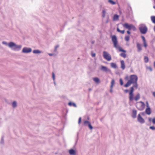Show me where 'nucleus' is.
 <instances>
[{"instance_id":"10","label":"nucleus","mask_w":155,"mask_h":155,"mask_svg":"<svg viewBox=\"0 0 155 155\" xmlns=\"http://www.w3.org/2000/svg\"><path fill=\"white\" fill-rule=\"evenodd\" d=\"M101 70L104 71L108 72L110 74H111L112 73L111 71L105 66H102L101 67Z\"/></svg>"},{"instance_id":"25","label":"nucleus","mask_w":155,"mask_h":155,"mask_svg":"<svg viewBox=\"0 0 155 155\" xmlns=\"http://www.w3.org/2000/svg\"><path fill=\"white\" fill-rule=\"evenodd\" d=\"M117 31L118 32H119L122 34H124L125 32L124 30H120L118 28H117Z\"/></svg>"},{"instance_id":"56","label":"nucleus","mask_w":155,"mask_h":155,"mask_svg":"<svg viewBox=\"0 0 155 155\" xmlns=\"http://www.w3.org/2000/svg\"><path fill=\"white\" fill-rule=\"evenodd\" d=\"M54 84L55 85H56L55 82V81H54Z\"/></svg>"},{"instance_id":"13","label":"nucleus","mask_w":155,"mask_h":155,"mask_svg":"<svg viewBox=\"0 0 155 155\" xmlns=\"http://www.w3.org/2000/svg\"><path fill=\"white\" fill-rule=\"evenodd\" d=\"M93 81L97 84H99L100 82L99 79L97 77H95L93 78Z\"/></svg>"},{"instance_id":"2","label":"nucleus","mask_w":155,"mask_h":155,"mask_svg":"<svg viewBox=\"0 0 155 155\" xmlns=\"http://www.w3.org/2000/svg\"><path fill=\"white\" fill-rule=\"evenodd\" d=\"M112 41L114 44V47L116 49H118L120 51L123 52L124 53L126 52V51L123 49L122 48L118 45V41L117 38L115 35H114L111 37Z\"/></svg>"},{"instance_id":"34","label":"nucleus","mask_w":155,"mask_h":155,"mask_svg":"<svg viewBox=\"0 0 155 155\" xmlns=\"http://www.w3.org/2000/svg\"><path fill=\"white\" fill-rule=\"evenodd\" d=\"M120 55L124 58H125L126 56V54L124 53H121L120 54Z\"/></svg>"},{"instance_id":"52","label":"nucleus","mask_w":155,"mask_h":155,"mask_svg":"<svg viewBox=\"0 0 155 155\" xmlns=\"http://www.w3.org/2000/svg\"><path fill=\"white\" fill-rule=\"evenodd\" d=\"M140 114H141L142 115H143L144 114V113H143V112H141V113Z\"/></svg>"},{"instance_id":"33","label":"nucleus","mask_w":155,"mask_h":155,"mask_svg":"<svg viewBox=\"0 0 155 155\" xmlns=\"http://www.w3.org/2000/svg\"><path fill=\"white\" fill-rule=\"evenodd\" d=\"M125 40L127 41H129L130 40V37L129 36H126L125 37Z\"/></svg>"},{"instance_id":"23","label":"nucleus","mask_w":155,"mask_h":155,"mask_svg":"<svg viewBox=\"0 0 155 155\" xmlns=\"http://www.w3.org/2000/svg\"><path fill=\"white\" fill-rule=\"evenodd\" d=\"M118 19H119L118 15H116V14L114 15V17H113V20L114 21H116V20H118Z\"/></svg>"},{"instance_id":"20","label":"nucleus","mask_w":155,"mask_h":155,"mask_svg":"<svg viewBox=\"0 0 155 155\" xmlns=\"http://www.w3.org/2000/svg\"><path fill=\"white\" fill-rule=\"evenodd\" d=\"M137 47L138 49V51L139 52L142 50L141 45L139 43H137Z\"/></svg>"},{"instance_id":"45","label":"nucleus","mask_w":155,"mask_h":155,"mask_svg":"<svg viewBox=\"0 0 155 155\" xmlns=\"http://www.w3.org/2000/svg\"><path fill=\"white\" fill-rule=\"evenodd\" d=\"M147 69H148L151 71H152V69L151 67H149L147 68Z\"/></svg>"},{"instance_id":"12","label":"nucleus","mask_w":155,"mask_h":155,"mask_svg":"<svg viewBox=\"0 0 155 155\" xmlns=\"http://www.w3.org/2000/svg\"><path fill=\"white\" fill-rule=\"evenodd\" d=\"M137 110H132V117L133 118L136 117L137 114Z\"/></svg>"},{"instance_id":"16","label":"nucleus","mask_w":155,"mask_h":155,"mask_svg":"<svg viewBox=\"0 0 155 155\" xmlns=\"http://www.w3.org/2000/svg\"><path fill=\"white\" fill-rule=\"evenodd\" d=\"M140 98V95L138 93L137 94L136 96L134 97V100L137 101L138 100H139Z\"/></svg>"},{"instance_id":"3","label":"nucleus","mask_w":155,"mask_h":155,"mask_svg":"<svg viewBox=\"0 0 155 155\" xmlns=\"http://www.w3.org/2000/svg\"><path fill=\"white\" fill-rule=\"evenodd\" d=\"M134 83V84L133 87H130V91L129 92V100L130 101H133L134 100V87L137 88L138 86L137 82Z\"/></svg>"},{"instance_id":"27","label":"nucleus","mask_w":155,"mask_h":155,"mask_svg":"<svg viewBox=\"0 0 155 155\" xmlns=\"http://www.w3.org/2000/svg\"><path fill=\"white\" fill-rule=\"evenodd\" d=\"M108 2L112 5H115L116 4V2H114L112 0H109L108 1Z\"/></svg>"},{"instance_id":"17","label":"nucleus","mask_w":155,"mask_h":155,"mask_svg":"<svg viewBox=\"0 0 155 155\" xmlns=\"http://www.w3.org/2000/svg\"><path fill=\"white\" fill-rule=\"evenodd\" d=\"M145 112L148 115L150 114L151 113L150 108V107L147 108L146 109Z\"/></svg>"},{"instance_id":"30","label":"nucleus","mask_w":155,"mask_h":155,"mask_svg":"<svg viewBox=\"0 0 155 155\" xmlns=\"http://www.w3.org/2000/svg\"><path fill=\"white\" fill-rule=\"evenodd\" d=\"M89 124H90V123L88 121L86 120L84 122V124L85 126H88Z\"/></svg>"},{"instance_id":"44","label":"nucleus","mask_w":155,"mask_h":155,"mask_svg":"<svg viewBox=\"0 0 155 155\" xmlns=\"http://www.w3.org/2000/svg\"><path fill=\"white\" fill-rule=\"evenodd\" d=\"M152 121L153 124H155V117L153 118L152 120Z\"/></svg>"},{"instance_id":"32","label":"nucleus","mask_w":155,"mask_h":155,"mask_svg":"<svg viewBox=\"0 0 155 155\" xmlns=\"http://www.w3.org/2000/svg\"><path fill=\"white\" fill-rule=\"evenodd\" d=\"M151 19L152 22L155 23V16H151Z\"/></svg>"},{"instance_id":"57","label":"nucleus","mask_w":155,"mask_h":155,"mask_svg":"<svg viewBox=\"0 0 155 155\" xmlns=\"http://www.w3.org/2000/svg\"><path fill=\"white\" fill-rule=\"evenodd\" d=\"M153 8H154L155 9V6H153Z\"/></svg>"},{"instance_id":"8","label":"nucleus","mask_w":155,"mask_h":155,"mask_svg":"<svg viewBox=\"0 0 155 155\" xmlns=\"http://www.w3.org/2000/svg\"><path fill=\"white\" fill-rule=\"evenodd\" d=\"M138 80V77L137 75H130V81L132 83H136Z\"/></svg>"},{"instance_id":"43","label":"nucleus","mask_w":155,"mask_h":155,"mask_svg":"<svg viewBox=\"0 0 155 155\" xmlns=\"http://www.w3.org/2000/svg\"><path fill=\"white\" fill-rule=\"evenodd\" d=\"M81 117H80L79 118V120H78V124H80L81 123Z\"/></svg>"},{"instance_id":"58","label":"nucleus","mask_w":155,"mask_h":155,"mask_svg":"<svg viewBox=\"0 0 155 155\" xmlns=\"http://www.w3.org/2000/svg\"><path fill=\"white\" fill-rule=\"evenodd\" d=\"M154 31H155V26H154Z\"/></svg>"},{"instance_id":"54","label":"nucleus","mask_w":155,"mask_h":155,"mask_svg":"<svg viewBox=\"0 0 155 155\" xmlns=\"http://www.w3.org/2000/svg\"><path fill=\"white\" fill-rule=\"evenodd\" d=\"M129 8L130 9V10H131V8L130 6H129Z\"/></svg>"},{"instance_id":"9","label":"nucleus","mask_w":155,"mask_h":155,"mask_svg":"<svg viewBox=\"0 0 155 155\" xmlns=\"http://www.w3.org/2000/svg\"><path fill=\"white\" fill-rule=\"evenodd\" d=\"M137 119L138 122L141 124H143L145 122L144 119L141 116L140 114H138Z\"/></svg>"},{"instance_id":"35","label":"nucleus","mask_w":155,"mask_h":155,"mask_svg":"<svg viewBox=\"0 0 155 155\" xmlns=\"http://www.w3.org/2000/svg\"><path fill=\"white\" fill-rule=\"evenodd\" d=\"M0 143L1 144H3L4 143V138H3V137H2V138H1V141H0Z\"/></svg>"},{"instance_id":"48","label":"nucleus","mask_w":155,"mask_h":155,"mask_svg":"<svg viewBox=\"0 0 155 155\" xmlns=\"http://www.w3.org/2000/svg\"><path fill=\"white\" fill-rule=\"evenodd\" d=\"M148 120H149V121L150 122L151 121V120H152V118H148Z\"/></svg>"},{"instance_id":"4","label":"nucleus","mask_w":155,"mask_h":155,"mask_svg":"<svg viewBox=\"0 0 155 155\" xmlns=\"http://www.w3.org/2000/svg\"><path fill=\"white\" fill-rule=\"evenodd\" d=\"M136 106L138 110L141 111L144 109L145 104L143 102L140 101L136 103Z\"/></svg>"},{"instance_id":"53","label":"nucleus","mask_w":155,"mask_h":155,"mask_svg":"<svg viewBox=\"0 0 155 155\" xmlns=\"http://www.w3.org/2000/svg\"><path fill=\"white\" fill-rule=\"evenodd\" d=\"M147 107H149L148 103H147Z\"/></svg>"},{"instance_id":"26","label":"nucleus","mask_w":155,"mask_h":155,"mask_svg":"<svg viewBox=\"0 0 155 155\" xmlns=\"http://www.w3.org/2000/svg\"><path fill=\"white\" fill-rule=\"evenodd\" d=\"M12 106L14 108H15L17 107V103L16 101H14L13 102L12 104Z\"/></svg>"},{"instance_id":"14","label":"nucleus","mask_w":155,"mask_h":155,"mask_svg":"<svg viewBox=\"0 0 155 155\" xmlns=\"http://www.w3.org/2000/svg\"><path fill=\"white\" fill-rule=\"evenodd\" d=\"M120 63L121 64V68L123 70H124L125 68V66L124 62V61L123 60H121L120 61Z\"/></svg>"},{"instance_id":"37","label":"nucleus","mask_w":155,"mask_h":155,"mask_svg":"<svg viewBox=\"0 0 155 155\" xmlns=\"http://www.w3.org/2000/svg\"><path fill=\"white\" fill-rule=\"evenodd\" d=\"M52 78L53 80L54 81L55 79V75L54 73V72H52Z\"/></svg>"},{"instance_id":"41","label":"nucleus","mask_w":155,"mask_h":155,"mask_svg":"<svg viewBox=\"0 0 155 155\" xmlns=\"http://www.w3.org/2000/svg\"><path fill=\"white\" fill-rule=\"evenodd\" d=\"M141 38H142V39H143V42L146 41L145 39V38L144 36H141Z\"/></svg>"},{"instance_id":"55","label":"nucleus","mask_w":155,"mask_h":155,"mask_svg":"<svg viewBox=\"0 0 155 155\" xmlns=\"http://www.w3.org/2000/svg\"><path fill=\"white\" fill-rule=\"evenodd\" d=\"M91 90H92V89L91 88H90L89 89V91H91Z\"/></svg>"},{"instance_id":"51","label":"nucleus","mask_w":155,"mask_h":155,"mask_svg":"<svg viewBox=\"0 0 155 155\" xmlns=\"http://www.w3.org/2000/svg\"><path fill=\"white\" fill-rule=\"evenodd\" d=\"M110 91L111 92H113V90H112V88H110Z\"/></svg>"},{"instance_id":"50","label":"nucleus","mask_w":155,"mask_h":155,"mask_svg":"<svg viewBox=\"0 0 155 155\" xmlns=\"http://www.w3.org/2000/svg\"><path fill=\"white\" fill-rule=\"evenodd\" d=\"M127 33L128 34H130V32L129 31H127Z\"/></svg>"},{"instance_id":"15","label":"nucleus","mask_w":155,"mask_h":155,"mask_svg":"<svg viewBox=\"0 0 155 155\" xmlns=\"http://www.w3.org/2000/svg\"><path fill=\"white\" fill-rule=\"evenodd\" d=\"M107 10V9H106L104 8L103 9V10L102 11V17L103 18H104L105 17L106 14V13Z\"/></svg>"},{"instance_id":"18","label":"nucleus","mask_w":155,"mask_h":155,"mask_svg":"<svg viewBox=\"0 0 155 155\" xmlns=\"http://www.w3.org/2000/svg\"><path fill=\"white\" fill-rule=\"evenodd\" d=\"M68 105L70 106H73L75 107H77V105L74 102H70L69 103H68Z\"/></svg>"},{"instance_id":"29","label":"nucleus","mask_w":155,"mask_h":155,"mask_svg":"<svg viewBox=\"0 0 155 155\" xmlns=\"http://www.w3.org/2000/svg\"><path fill=\"white\" fill-rule=\"evenodd\" d=\"M114 79H112V80L111 82L110 88H113V87L114 86Z\"/></svg>"},{"instance_id":"46","label":"nucleus","mask_w":155,"mask_h":155,"mask_svg":"<svg viewBox=\"0 0 155 155\" xmlns=\"http://www.w3.org/2000/svg\"><path fill=\"white\" fill-rule=\"evenodd\" d=\"M96 54L95 53H92L91 54V56L92 57H95Z\"/></svg>"},{"instance_id":"60","label":"nucleus","mask_w":155,"mask_h":155,"mask_svg":"<svg viewBox=\"0 0 155 155\" xmlns=\"http://www.w3.org/2000/svg\"><path fill=\"white\" fill-rule=\"evenodd\" d=\"M94 43V42H92V43L93 44Z\"/></svg>"},{"instance_id":"11","label":"nucleus","mask_w":155,"mask_h":155,"mask_svg":"<svg viewBox=\"0 0 155 155\" xmlns=\"http://www.w3.org/2000/svg\"><path fill=\"white\" fill-rule=\"evenodd\" d=\"M31 51L32 50L31 48L24 47L22 49V52L25 53H28L31 52Z\"/></svg>"},{"instance_id":"49","label":"nucleus","mask_w":155,"mask_h":155,"mask_svg":"<svg viewBox=\"0 0 155 155\" xmlns=\"http://www.w3.org/2000/svg\"><path fill=\"white\" fill-rule=\"evenodd\" d=\"M48 54L50 56H52L53 55V54L51 53H49Z\"/></svg>"},{"instance_id":"40","label":"nucleus","mask_w":155,"mask_h":155,"mask_svg":"<svg viewBox=\"0 0 155 155\" xmlns=\"http://www.w3.org/2000/svg\"><path fill=\"white\" fill-rule=\"evenodd\" d=\"M143 43L144 46L146 48V47L147 46V44L146 43V41L143 42Z\"/></svg>"},{"instance_id":"39","label":"nucleus","mask_w":155,"mask_h":155,"mask_svg":"<svg viewBox=\"0 0 155 155\" xmlns=\"http://www.w3.org/2000/svg\"><path fill=\"white\" fill-rule=\"evenodd\" d=\"M59 46L58 45H57L56 46H55L54 49V51H56L57 48L59 47Z\"/></svg>"},{"instance_id":"19","label":"nucleus","mask_w":155,"mask_h":155,"mask_svg":"<svg viewBox=\"0 0 155 155\" xmlns=\"http://www.w3.org/2000/svg\"><path fill=\"white\" fill-rule=\"evenodd\" d=\"M69 153L71 155H75L76 154V153L75 150L72 149L69 150Z\"/></svg>"},{"instance_id":"5","label":"nucleus","mask_w":155,"mask_h":155,"mask_svg":"<svg viewBox=\"0 0 155 155\" xmlns=\"http://www.w3.org/2000/svg\"><path fill=\"white\" fill-rule=\"evenodd\" d=\"M139 29L140 32L142 34H145L147 31V28L144 24L140 25Z\"/></svg>"},{"instance_id":"42","label":"nucleus","mask_w":155,"mask_h":155,"mask_svg":"<svg viewBox=\"0 0 155 155\" xmlns=\"http://www.w3.org/2000/svg\"><path fill=\"white\" fill-rule=\"evenodd\" d=\"M150 128L152 130H155V127L154 126H150Z\"/></svg>"},{"instance_id":"6","label":"nucleus","mask_w":155,"mask_h":155,"mask_svg":"<svg viewBox=\"0 0 155 155\" xmlns=\"http://www.w3.org/2000/svg\"><path fill=\"white\" fill-rule=\"evenodd\" d=\"M103 55L104 58L108 61H110L111 60V57L110 55L107 51H104Z\"/></svg>"},{"instance_id":"24","label":"nucleus","mask_w":155,"mask_h":155,"mask_svg":"<svg viewBox=\"0 0 155 155\" xmlns=\"http://www.w3.org/2000/svg\"><path fill=\"white\" fill-rule=\"evenodd\" d=\"M33 52L34 54H40L41 53V51L39 50H34Z\"/></svg>"},{"instance_id":"22","label":"nucleus","mask_w":155,"mask_h":155,"mask_svg":"<svg viewBox=\"0 0 155 155\" xmlns=\"http://www.w3.org/2000/svg\"><path fill=\"white\" fill-rule=\"evenodd\" d=\"M111 67L114 68L116 69L117 68V66L115 63H111L110 64Z\"/></svg>"},{"instance_id":"36","label":"nucleus","mask_w":155,"mask_h":155,"mask_svg":"<svg viewBox=\"0 0 155 155\" xmlns=\"http://www.w3.org/2000/svg\"><path fill=\"white\" fill-rule=\"evenodd\" d=\"M88 126L89 127V128L91 130H92L93 128V127L91 126V123L89 124Z\"/></svg>"},{"instance_id":"7","label":"nucleus","mask_w":155,"mask_h":155,"mask_svg":"<svg viewBox=\"0 0 155 155\" xmlns=\"http://www.w3.org/2000/svg\"><path fill=\"white\" fill-rule=\"evenodd\" d=\"M123 26L129 30H130L131 29H132L134 31L136 30V28L135 26L132 24L129 25L128 24L126 23L123 24Z\"/></svg>"},{"instance_id":"38","label":"nucleus","mask_w":155,"mask_h":155,"mask_svg":"<svg viewBox=\"0 0 155 155\" xmlns=\"http://www.w3.org/2000/svg\"><path fill=\"white\" fill-rule=\"evenodd\" d=\"M120 85H122L123 84V82L122 79H120Z\"/></svg>"},{"instance_id":"1","label":"nucleus","mask_w":155,"mask_h":155,"mask_svg":"<svg viewBox=\"0 0 155 155\" xmlns=\"http://www.w3.org/2000/svg\"><path fill=\"white\" fill-rule=\"evenodd\" d=\"M2 43L6 45H8L10 48L14 51H19L22 47L21 45H18L13 42H10L8 44L7 42L3 41Z\"/></svg>"},{"instance_id":"21","label":"nucleus","mask_w":155,"mask_h":155,"mask_svg":"<svg viewBox=\"0 0 155 155\" xmlns=\"http://www.w3.org/2000/svg\"><path fill=\"white\" fill-rule=\"evenodd\" d=\"M132 84V82L129 80L128 81L127 83L124 85L125 87H127L130 86Z\"/></svg>"},{"instance_id":"28","label":"nucleus","mask_w":155,"mask_h":155,"mask_svg":"<svg viewBox=\"0 0 155 155\" xmlns=\"http://www.w3.org/2000/svg\"><path fill=\"white\" fill-rule=\"evenodd\" d=\"M144 60L145 63H147L149 61L148 57L147 56H145L144 58Z\"/></svg>"},{"instance_id":"31","label":"nucleus","mask_w":155,"mask_h":155,"mask_svg":"<svg viewBox=\"0 0 155 155\" xmlns=\"http://www.w3.org/2000/svg\"><path fill=\"white\" fill-rule=\"evenodd\" d=\"M89 124H90V123L88 121L86 120L84 122V124L85 126H88Z\"/></svg>"},{"instance_id":"47","label":"nucleus","mask_w":155,"mask_h":155,"mask_svg":"<svg viewBox=\"0 0 155 155\" xmlns=\"http://www.w3.org/2000/svg\"><path fill=\"white\" fill-rule=\"evenodd\" d=\"M129 91V90L127 89L125 90L124 91V92L126 93H127Z\"/></svg>"},{"instance_id":"59","label":"nucleus","mask_w":155,"mask_h":155,"mask_svg":"<svg viewBox=\"0 0 155 155\" xmlns=\"http://www.w3.org/2000/svg\"><path fill=\"white\" fill-rule=\"evenodd\" d=\"M147 103H148V102H146V104H147Z\"/></svg>"}]
</instances>
